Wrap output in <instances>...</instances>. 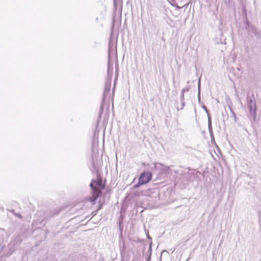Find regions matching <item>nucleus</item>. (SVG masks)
Segmentation results:
<instances>
[{"instance_id":"393cba45","label":"nucleus","mask_w":261,"mask_h":261,"mask_svg":"<svg viewBox=\"0 0 261 261\" xmlns=\"http://www.w3.org/2000/svg\"><path fill=\"white\" fill-rule=\"evenodd\" d=\"M148 238L149 239H151L149 237H148Z\"/></svg>"},{"instance_id":"9d476101","label":"nucleus","mask_w":261,"mask_h":261,"mask_svg":"<svg viewBox=\"0 0 261 261\" xmlns=\"http://www.w3.org/2000/svg\"><path fill=\"white\" fill-rule=\"evenodd\" d=\"M198 172L196 170H189L188 172V174L190 175V180H193L192 176H195Z\"/></svg>"},{"instance_id":"f3484780","label":"nucleus","mask_w":261,"mask_h":261,"mask_svg":"<svg viewBox=\"0 0 261 261\" xmlns=\"http://www.w3.org/2000/svg\"><path fill=\"white\" fill-rule=\"evenodd\" d=\"M222 116L223 117V121H225V120H227L228 119V115L226 113V115H225L223 113H222Z\"/></svg>"},{"instance_id":"b1692460","label":"nucleus","mask_w":261,"mask_h":261,"mask_svg":"<svg viewBox=\"0 0 261 261\" xmlns=\"http://www.w3.org/2000/svg\"><path fill=\"white\" fill-rule=\"evenodd\" d=\"M114 20H113V22L112 28L114 27Z\"/></svg>"},{"instance_id":"20e7f679","label":"nucleus","mask_w":261,"mask_h":261,"mask_svg":"<svg viewBox=\"0 0 261 261\" xmlns=\"http://www.w3.org/2000/svg\"><path fill=\"white\" fill-rule=\"evenodd\" d=\"M152 175L151 172L144 171L142 172L139 177V180H140L143 185L148 183L152 179Z\"/></svg>"},{"instance_id":"2eb2a0df","label":"nucleus","mask_w":261,"mask_h":261,"mask_svg":"<svg viewBox=\"0 0 261 261\" xmlns=\"http://www.w3.org/2000/svg\"><path fill=\"white\" fill-rule=\"evenodd\" d=\"M142 185H143V184L141 182V181H140V180H138V183L134 186V188L135 189H137L139 188Z\"/></svg>"},{"instance_id":"f257e3e1","label":"nucleus","mask_w":261,"mask_h":261,"mask_svg":"<svg viewBox=\"0 0 261 261\" xmlns=\"http://www.w3.org/2000/svg\"><path fill=\"white\" fill-rule=\"evenodd\" d=\"M112 56H117L116 47L114 45L113 42L110 40L108 48V62L107 68V76L106 79L105 89L103 93L102 99L99 110V117L103 112L104 101L108 98L110 97V90L111 87V81L113 76V64L111 63Z\"/></svg>"},{"instance_id":"aec40b11","label":"nucleus","mask_w":261,"mask_h":261,"mask_svg":"<svg viewBox=\"0 0 261 261\" xmlns=\"http://www.w3.org/2000/svg\"><path fill=\"white\" fill-rule=\"evenodd\" d=\"M184 100V94L181 93V95L180 97V101H183Z\"/></svg>"},{"instance_id":"6e6552de","label":"nucleus","mask_w":261,"mask_h":261,"mask_svg":"<svg viewBox=\"0 0 261 261\" xmlns=\"http://www.w3.org/2000/svg\"><path fill=\"white\" fill-rule=\"evenodd\" d=\"M101 194V191H97L95 192H93V196L91 198V201L93 202L95 201L97 198L99 196V195Z\"/></svg>"},{"instance_id":"1a4fd4ad","label":"nucleus","mask_w":261,"mask_h":261,"mask_svg":"<svg viewBox=\"0 0 261 261\" xmlns=\"http://www.w3.org/2000/svg\"><path fill=\"white\" fill-rule=\"evenodd\" d=\"M101 194V191H97L95 192H93V196L91 198V201L93 202L95 201L97 198L99 196V195Z\"/></svg>"},{"instance_id":"a878e982","label":"nucleus","mask_w":261,"mask_h":261,"mask_svg":"<svg viewBox=\"0 0 261 261\" xmlns=\"http://www.w3.org/2000/svg\"><path fill=\"white\" fill-rule=\"evenodd\" d=\"M227 1H229V0H227Z\"/></svg>"},{"instance_id":"7ed1b4c3","label":"nucleus","mask_w":261,"mask_h":261,"mask_svg":"<svg viewBox=\"0 0 261 261\" xmlns=\"http://www.w3.org/2000/svg\"><path fill=\"white\" fill-rule=\"evenodd\" d=\"M89 186L91 188L92 192H95V191L101 192L105 187V185L102 183V179L100 176H98L96 179H92Z\"/></svg>"},{"instance_id":"ddd939ff","label":"nucleus","mask_w":261,"mask_h":261,"mask_svg":"<svg viewBox=\"0 0 261 261\" xmlns=\"http://www.w3.org/2000/svg\"><path fill=\"white\" fill-rule=\"evenodd\" d=\"M92 164L93 168L95 169L97 165V163H96L95 157L93 155L92 156Z\"/></svg>"},{"instance_id":"39448f33","label":"nucleus","mask_w":261,"mask_h":261,"mask_svg":"<svg viewBox=\"0 0 261 261\" xmlns=\"http://www.w3.org/2000/svg\"><path fill=\"white\" fill-rule=\"evenodd\" d=\"M202 108L204 110V111L206 112L207 118H208V132L210 133V135L211 138V139H214V136L213 132V129H212V119L211 116L209 113L208 110H207L206 107L203 105L201 106Z\"/></svg>"},{"instance_id":"0eeeda50","label":"nucleus","mask_w":261,"mask_h":261,"mask_svg":"<svg viewBox=\"0 0 261 261\" xmlns=\"http://www.w3.org/2000/svg\"><path fill=\"white\" fill-rule=\"evenodd\" d=\"M153 165V169H155V170H160V171H163V164H161V163H152Z\"/></svg>"},{"instance_id":"9b49d317","label":"nucleus","mask_w":261,"mask_h":261,"mask_svg":"<svg viewBox=\"0 0 261 261\" xmlns=\"http://www.w3.org/2000/svg\"><path fill=\"white\" fill-rule=\"evenodd\" d=\"M229 100L230 101V99H229ZM231 101H230V104L228 103V106L229 109L230 110L231 113L232 114L233 117H234V121L237 122V118L235 113L234 112V111L232 110V109L231 108Z\"/></svg>"},{"instance_id":"412c9836","label":"nucleus","mask_w":261,"mask_h":261,"mask_svg":"<svg viewBox=\"0 0 261 261\" xmlns=\"http://www.w3.org/2000/svg\"><path fill=\"white\" fill-rule=\"evenodd\" d=\"M120 0H113L114 5L115 7H117V2H119Z\"/></svg>"},{"instance_id":"4be33fe9","label":"nucleus","mask_w":261,"mask_h":261,"mask_svg":"<svg viewBox=\"0 0 261 261\" xmlns=\"http://www.w3.org/2000/svg\"><path fill=\"white\" fill-rule=\"evenodd\" d=\"M149 251H150V252L151 251V244L149 245ZM150 255H151V253H150Z\"/></svg>"},{"instance_id":"6ab92c4d","label":"nucleus","mask_w":261,"mask_h":261,"mask_svg":"<svg viewBox=\"0 0 261 261\" xmlns=\"http://www.w3.org/2000/svg\"><path fill=\"white\" fill-rule=\"evenodd\" d=\"M180 102H181V108H180V110H182V109H183L184 107L185 106V102L184 100L180 101Z\"/></svg>"},{"instance_id":"4468645a","label":"nucleus","mask_w":261,"mask_h":261,"mask_svg":"<svg viewBox=\"0 0 261 261\" xmlns=\"http://www.w3.org/2000/svg\"><path fill=\"white\" fill-rule=\"evenodd\" d=\"M117 76H118V69L116 68V73L115 79L114 81V88H113V92H112L113 97H114V89L115 87V85H116V81L117 79Z\"/></svg>"},{"instance_id":"a211bd4d","label":"nucleus","mask_w":261,"mask_h":261,"mask_svg":"<svg viewBox=\"0 0 261 261\" xmlns=\"http://www.w3.org/2000/svg\"><path fill=\"white\" fill-rule=\"evenodd\" d=\"M189 90V88L188 87L186 88H184L181 90V93H185L186 92H188Z\"/></svg>"},{"instance_id":"f8f14e48","label":"nucleus","mask_w":261,"mask_h":261,"mask_svg":"<svg viewBox=\"0 0 261 261\" xmlns=\"http://www.w3.org/2000/svg\"><path fill=\"white\" fill-rule=\"evenodd\" d=\"M198 100L199 103L201 102V98H200V79L198 81Z\"/></svg>"},{"instance_id":"5701e85b","label":"nucleus","mask_w":261,"mask_h":261,"mask_svg":"<svg viewBox=\"0 0 261 261\" xmlns=\"http://www.w3.org/2000/svg\"><path fill=\"white\" fill-rule=\"evenodd\" d=\"M176 8L177 9H180L181 8V7H179L178 6H176Z\"/></svg>"},{"instance_id":"dca6fc26","label":"nucleus","mask_w":261,"mask_h":261,"mask_svg":"<svg viewBox=\"0 0 261 261\" xmlns=\"http://www.w3.org/2000/svg\"><path fill=\"white\" fill-rule=\"evenodd\" d=\"M121 223L122 222H119V229H120V236L121 237L122 234V230H123V228L121 226Z\"/></svg>"},{"instance_id":"423d86ee","label":"nucleus","mask_w":261,"mask_h":261,"mask_svg":"<svg viewBox=\"0 0 261 261\" xmlns=\"http://www.w3.org/2000/svg\"><path fill=\"white\" fill-rule=\"evenodd\" d=\"M119 248L120 254L122 257H124L126 254V245L124 241H122V244L120 243Z\"/></svg>"},{"instance_id":"f03ea898","label":"nucleus","mask_w":261,"mask_h":261,"mask_svg":"<svg viewBox=\"0 0 261 261\" xmlns=\"http://www.w3.org/2000/svg\"><path fill=\"white\" fill-rule=\"evenodd\" d=\"M247 107L249 109L250 119L255 121L256 119V104L253 94L251 97H247Z\"/></svg>"}]
</instances>
